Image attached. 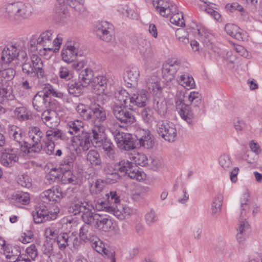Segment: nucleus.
Instances as JSON below:
<instances>
[{"mask_svg":"<svg viewBox=\"0 0 262 262\" xmlns=\"http://www.w3.org/2000/svg\"><path fill=\"white\" fill-rule=\"evenodd\" d=\"M41 120L43 123L49 128H53L59 123V118L56 111L47 109L41 114Z\"/></svg>","mask_w":262,"mask_h":262,"instance_id":"nucleus-21","label":"nucleus"},{"mask_svg":"<svg viewBox=\"0 0 262 262\" xmlns=\"http://www.w3.org/2000/svg\"><path fill=\"white\" fill-rule=\"evenodd\" d=\"M39 46L42 48L45 51H53L56 49L55 47L59 48L62 43V37L58 34L56 38L53 35L52 30H47L42 32L38 37Z\"/></svg>","mask_w":262,"mask_h":262,"instance_id":"nucleus-8","label":"nucleus"},{"mask_svg":"<svg viewBox=\"0 0 262 262\" xmlns=\"http://www.w3.org/2000/svg\"><path fill=\"white\" fill-rule=\"evenodd\" d=\"M203 5H200L201 8L204 10L206 13L210 14L215 19L219 20L221 18V15L216 11L213 9V7L211 6L212 5L211 3L207 1H203Z\"/></svg>","mask_w":262,"mask_h":262,"instance_id":"nucleus-52","label":"nucleus"},{"mask_svg":"<svg viewBox=\"0 0 262 262\" xmlns=\"http://www.w3.org/2000/svg\"><path fill=\"white\" fill-rule=\"evenodd\" d=\"M87 160L95 166L102 167L101 161L99 153L95 150H90L86 156Z\"/></svg>","mask_w":262,"mask_h":262,"instance_id":"nucleus-47","label":"nucleus"},{"mask_svg":"<svg viewBox=\"0 0 262 262\" xmlns=\"http://www.w3.org/2000/svg\"><path fill=\"white\" fill-rule=\"evenodd\" d=\"M91 244L93 248L95 249L97 252L107 255L108 250L105 248L104 243L98 237H97V239H94Z\"/></svg>","mask_w":262,"mask_h":262,"instance_id":"nucleus-55","label":"nucleus"},{"mask_svg":"<svg viewBox=\"0 0 262 262\" xmlns=\"http://www.w3.org/2000/svg\"><path fill=\"white\" fill-rule=\"evenodd\" d=\"M61 181L63 184L77 185L78 183V179L77 177L70 171H66L63 172L61 177Z\"/></svg>","mask_w":262,"mask_h":262,"instance_id":"nucleus-50","label":"nucleus"},{"mask_svg":"<svg viewBox=\"0 0 262 262\" xmlns=\"http://www.w3.org/2000/svg\"><path fill=\"white\" fill-rule=\"evenodd\" d=\"M118 171L124 175H127L130 178L141 181L145 179L146 174L133 162L122 160L116 163Z\"/></svg>","mask_w":262,"mask_h":262,"instance_id":"nucleus-7","label":"nucleus"},{"mask_svg":"<svg viewBox=\"0 0 262 262\" xmlns=\"http://www.w3.org/2000/svg\"><path fill=\"white\" fill-rule=\"evenodd\" d=\"M27 43L25 40L11 42L4 48L1 56L4 63L9 64L13 61L24 60L27 58ZM17 64V62H16Z\"/></svg>","mask_w":262,"mask_h":262,"instance_id":"nucleus-2","label":"nucleus"},{"mask_svg":"<svg viewBox=\"0 0 262 262\" xmlns=\"http://www.w3.org/2000/svg\"><path fill=\"white\" fill-rule=\"evenodd\" d=\"M225 30L228 34L238 40H244L245 39V34L234 24H227L225 27Z\"/></svg>","mask_w":262,"mask_h":262,"instance_id":"nucleus-30","label":"nucleus"},{"mask_svg":"<svg viewBox=\"0 0 262 262\" xmlns=\"http://www.w3.org/2000/svg\"><path fill=\"white\" fill-rule=\"evenodd\" d=\"M48 207V206L46 204L40 205L36 207L40 212L43 214L45 222L55 220L57 217V213L59 212L58 208L54 209L53 211L51 209L49 210Z\"/></svg>","mask_w":262,"mask_h":262,"instance_id":"nucleus-36","label":"nucleus"},{"mask_svg":"<svg viewBox=\"0 0 262 262\" xmlns=\"http://www.w3.org/2000/svg\"><path fill=\"white\" fill-rule=\"evenodd\" d=\"M105 155L111 160H115L116 158V153L114 144L108 140H104L100 143Z\"/></svg>","mask_w":262,"mask_h":262,"instance_id":"nucleus-39","label":"nucleus"},{"mask_svg":"<svg viewBox=\"0 0 262 262\" xmlns=\"http://www.w3.org/2000/svg\"><path fill=\"white\" fill-rule=\"evenodd\" d=\"M139 76L140 71L138 68L133 67L126 71L124 79L132 86H135L137 83Z\"/></svg>","mask_w":262,"mask_h":262,"instance_id":"nucleus-32","label":"nucleus"},{"mask_svg":"<svg viewBox=\"0 0 262 262\" xmlns=\"http://www.w3.org/2000/svg\"><path fill=\"white\" fill-rule=\"evenodd\" d=\"M13 199L19 203L23 205L28 204L30 202L29 194L22 191L17 192L14 196Z\"/></svg>","mask_w":262,"mask_h":262,"instance_id":"nucleus-57","label":"nucleus"},{"mask_svg":"<svg viewBox=\"0 0 262 262\" xmlns=\"http://www.w3.org/2000/svg\"><path fill=\"white\" fill-rule=\"evenodd\" d=\"M178 83L187 89H191L195 88L194 80L190 74L184 73L178 76L177 78Z\"/></svg>","mask_w":262,"mask_h":262,"instance_id":"nucleus-31","label":"nucleus"},{"mask_svg":"<svg viewBox=\"0 0 262 262\" xmlns=\"http://www.w3.org/2000/svg\"><path fill=\"white\" fill-rule=\"evenodd\" d=\"M71 234L62 232L57 236L56 242L59 249L64 250L67 247L71 246Z\"/></svg>","mask_w":262,"mask_h":262,"instance_id":"nucleus-44","label":"nucleus"},{"mask_svg":"<svg viewBox=\"0 0 262 262\" xmlns=\"http://www.w3.org/2000/svg\"><path fill=\"white\" fill-rule=\"evenodd\" d=\"M158 134L165 140L172 142L176 140L177 135L176 125L172 122L160 120L156 124Z\"/></svg>","mask_w":262,"mask_h":262,"instance_id":"nucleus-9","label":"nucleus"},{"mask_svg":"<svg viewBox=\"0 0 262 262\" xmlns=\"http://www.w3.org/2000/svg\"><path fill=\"white\" fill-rule=\"evenodd\" d=\"M176 36L179 41L184 45H187L189 42L188 37V33L183 28L178 29L176 30Z\"/></svg>","mask_w":262,"mask_h":262,"instance_id":"nucleus-61","label":"nucleus"},{"mask_svg":"<svg viewBox=\"0 0 262 262\" xmlns=\"http://www.w3.org/2000/svg\"><path fill=\"white\" fill-rule=\"evenodd\" d=\"M92 105L93 104H91L90 106H88L80 103L76 106V110L77 113L84 120L90 122L92 116Z\"/></svg>","mask_w":262,"mask_h":262,"instance_id":"nucleus-42","label":"nucleus"},{"mask_svg":"<svg viewBox=\"0 0 262 262\" xmlns=\"http://www.w3.org/2000/svg\"><path fill=\"white\" fill-rule=\"evenodd\" d=\"M29 133L32 141L41 142V139L43 137V133L39 127L36 126L32 127Z\"/></svg>","mask_w":262,"mask_h":262,"instance_id":"nucleus-63","label":"nucleus"},{"mask_svg":"<svg viewBox=\"0 0 262 262\" xmlns=\"http://www.w3.org/2000/svg\"><path fill=\"white\" fill-rule=\"evenodd\" d=\"M130 97L128 92L124 89H118L114 93V98L118 103L114 105H124L129 107V98Z\"/></svg>","mask_w":262,"mask_h":262,"instance_id":"nucleus-29","label":"nucleus"},{"mask_svg":"<svg viewBox=\"0 0 262 262\" xmlns=\"http://www.w3.org/2000/svg\"><path fill=\"white\" fill-rule=\"evenodd\" d=\"M104 171L110 183H114L120 179L116 164L114 165L106 164L104 167Z\"/></svg>","mask_w":262,"mask_h":262,"instance_id":"nucleus-33","label":"nucleus"},{"mask_svg":"<svg viewBox=\"0 0 262 262\" xmlns=\"http://www.w3.org/2000/svg\"><path fill=\"white\" fill-rule=\"evenodd\" d=\"M83 87L80 81H72L68 83V90L70 95L78 97L82 93Z\"/></svg>","mask_w":262,"mask_h":262,"instance_id":"nucleus-46","label":"nucleus"},{"mask_svg":"<svg viewBox=\"0 0 262 262\" xmlns=\"http://www.w3.org/2000/svg\"><path fill=\"white\" fill-rule=\"evenodd\" d=\"M92 134L93 140L98 144L105 140V128L101 123L92 124Z\"/></svg>","mask_w":262,"mask_h":262,"instance_id":"nucleus-27","label":"nucleus"},{"mask_svg":"<svg viewBox=\"0 0 262 262\" xmlns=\"http://www.w3.org/2000/svg\"><path fill=\"white\" fill-rule=\"evenodd\" d=\"M92 118L90 120L92 124H102L106 119L105 110L98 104L92 105Z\"/></svg>","mask_w":262,"mask_h":262,"instance_id":"nucleus-23","label":"nucleus"},{"mask_svg":"<svg viewBox=\"0 0 262 262\" xmlns=\"http://www.w3.org/2000/svg\"><path fill=\"white\" fill-rule=\"evenodd\" d=\"M30 61L28 57L24 60H20L22 72L25 76L30 77L43 78L45 76L43 63L41 58L37 55L33 54L31 56Z\"/></svg>","mask_w":262,"mask_h":262,"instance_id":"nucleus-5","label":"nucleus"},{"mask_svg":"<svg viewBox=\"0 0 262 262\" xmlns=\"http://www.w3.org/2000/svg\"><path fill=\"white\" fill-rule=\"evenodd\" d=\"M145 87L149 93L156 94L161 88L160 78L156 74L147 76L145 79Z\"/></svg>","mask_w":262,"mask_h":262,"instance_id":"nucleus-22","label":"nucleus"},{"mask_svg":"<svg viewBox=\"0 0 262 262\" xmlns=\"http://www.w3.org/2000/svg\"><path fill=\"white\" fill-rule=\"evenodd\" d=\"M148 98V94L146 90L137 91L129 98V109L133 110L134 106L144 107L146 105Z\"/></svg>","mask_w":262,"mask_h":262,"instance_id":"nucleus-17","label":"nucleus"},{"mask_svg":"<svg viewBox=\"0 0 262 262\" xmlns=\"http://www.w3.org/2000/svg\"><path fill=\"white\" fill-rule=\"evenodd\" d=\"M58 76L64 80L68 81L73 77L72 71L67 66H61L58 70Z\"/></svg>","mask_w":262,"mask_h":262,"instance_id":"nucleus-53","label":"nucleus"},{"mask_svg":"<svg viewBox=\"0 0 262 262\" xmlns=\"http://www.w3.org/2000/svg\"><path fill=\"white\" fill-rule=\"evenodd\" d=\"M250 229V226L246 219H239L238 224L237 231L236 235L237 239L238 242H243L246 238L247 232Z\"/></svg>","mask_w":262,"mask_h":262,"instance_id":"nucleus-34","label":"nucleus"},{"mask_svg":"<svg viewBox=\"0 0 262 262\" xmlns=\"http://www.w3.org/2000/svg\"><path fill=\"white\" fill-rule=\"evenodd\" d=\"M12 90L11 86H9L6 83L5 84L0 82V103L7 100L9 98L11 99Z\"/></svg>","mask_w":262,"mask_h":262,"instance_id":"nucleus-48","label":"nucleus"},{"mask_svg":"<svg viewBox=\"0 0 262 262\" xmlns=\"http://www.w3.org/2000/svg\"><path fill=\"white\" fill-rule=\"evenodd\" d=\"M152 4L160 15L163 17H167L171 13L177 11V6L167 1L153 0Z\"/></svg>","mask_w":262,"mask_h":262,"instance_id":"nucleus-18","label":"nucleus"},{"mask_svg":"<svg viewBox=\"0 0 262 262\" xmlns=\"http://www.w3.org/2000/svg\"><path fill=\"white\" fill-rule=\"evenodd\" d=\"M93 71L90 68L82 70L79 74V80L83 86L91 84L94 78Z\"/></svg>","mask_w":262,"mask_h":262,"instance_id":"nucleus-41","label":"nucleus"},{"mask_svg":"<svg viewBox=\"0 0 262 262\" xmlns=\"http://www.w3.org/2000/svg\"><path fill=\"white\" fill-rule=\"evenodd\" d=\"M79 237L80 239L85 243H92L94 239H97L95 232L91 225L88 224L83 225L79 231Z\"/></svg>","mask_w":262,"mask_h":262,"instance_id":"nucleus-24","label":"nucleus"},{"mask_svg":"<svg viewBox=\"0 0 262 262\" xmlns=\"http://www.w3.org/2000/svg\"><path fill=\"white\" fill-rule=\"evenodd\" d=\"M67 125L69 127V130L67 133L71 136L74 135V136L83 131L84 123L81 120H75L69 121Z\"/></svg>","mask_w":262,"mask_h":262,"instance_id":"nucleus-43","label":"nucleus"},{"mask_svg":"<svg viewBox=\"0 0 262 262\" xmlns=\"http://www.w3.org/2000/svg\"><path fill=\"white\" fill-rule=\"evenodd\" d=\"M152 107L154 110L161 117L165 116L167 112L166 100L162 97L155 96L153 99Z\"/></svg>","mask_w":262,"mask_h":262,"instance_id":"nucleus-26","label":"nucleus"},{"mask_svg":"<svg viewBox=\"0 0 262 262\" xmlns=\"http://www.w3.org/2000/svg\"><path fill=\"white\" fill-rule=\"evenodd\" d=\"M135 135L138 141L137 144H139L140 147L146 149L153 147L155 144L154 137L148 130L138 128L135 132Z\"/></svg>","mask_w":262,"mask_h":262,"instance_id":"nucleus-14","label":"nucleus"},{"mask_svg":"<svg viewBox=\"0 0 262 262\" xmlns=\"http://www.w3.org/2000/svg\"><path fill=\"white\" fill-rule=\"evenodd\" d=\"M118 148L121 150H129L135 146L132 134L115 130L113 133Z\"/></svg>","mask_w":262,"mask_h":262,"instance_id":"nucleus-12","label":"nucleus"},{"mask_svg":"<svg viewBox=\"0 0 262 262\" xmlns=\"http://www.w3.org/2000/svg\"><path fill=\"white\" fill-rule=\"evenodd\" d=\"M51 96L62 98L63 94L48 84L34 96L32 100L33 108L38 112L46 111L50 106Z\"/></svg>","mask_w":262,"mask_h":262,"instance_id":"nucleus-4","label":"nucleus"},{"mask_svg":"<svg viewBox=\"0 0 262 262\" xmlns=\"http://www.w3.org/2000/svg\"><path fill=\"white\" fill-rule=\"evenodd\" d=\"M171 13L172 14L170 18V21L171 24L180 27L185 26L183 15L182 13H178L177 10L175 12Z\"/></svg>","mask_w":262,"mask_h":262,"instance_id":"nucleus-54","label":"nucleus"},{"mask_svg":"<svg viewBox=\"0 0 262 262\" xmlns=\"http://www.w3.org/2000/svg\"><path fill=\"white\" fill-rule=\"evenodd\" d=\"M54 192L52 189H49L42 192L39 195V199L41 202L48 204L50 202H54Z\"/></svg>","mask_w":262,"mask_h":262,"instance_id":"nucleus-58","label":"nucleus"},{"mask_svg":"<svg viewBox=\"0 0 262 262\" xmlns=\"http://www.w3.org/2000/svg\"><path fill=\"white\" fill-rule=\"evenodd\" d=\"M14 114L17 118L20 121L28 120L29 118V114L27 110L25 107H19L15 108Z\"/></svg>","mask_w":262,"mask_h":262,"instance_id":"nucleus-59","label":"nucleus"},{"mask_svg":"<svg viewBox=\"0 0 262 262\" xmlns=\"http://www.w3.org/2000/svg\"><path fill=\"white\" fill-rule=\"evenodd\" d=\"M9 135L13 140L11 145L13 144L15 148H18V150L21 151L27 142L25 141L21 129L16 126L12 125L10 127Z\"/></svg>","mask_w":262,"mask_h":262,"instance_id":"nucleus-19","label":"nucleus"},{"mask_svg":"<svg viewBox=\"0 0 262 262\" xmlns=\"http://www.w3.org/2000/svg\"><path fill=\"white\" fill-rule=\"evenodd\" d=\"M68 6L78 11L80 4L77 0H57L56 12L63 17L68 13Z\"/></svg>","mask_w":262,"mask_h":262,"instance_id":"nucleus-20","label":"nucleus"},{"mask_svg":"<svg viewBox=\"0 0 262 262\" xmlns=\"http://www.w3.org/2000/svg\"><path fill=\"white\" fill-rule=\"evenodd\" d=\"M91 138V135L84 131L72 137L73 144L76 147L75 151L77 154L81 153L82 150L86 151L90 148L92 142Z\"/></svg>","mask_w":262,"mask_h":262,"instance_id":"nucleus-11","label":"nucleus"},{"mask_svg":"<svg viewBox=\"0 0 262 262\" xmlns=\"http://www.w3.org/2000/svg\"><path fill=\"white\" fill-rule=\"evenodd\" d=\"M32 141L33 142L32 144L26 142L21 151L28 154L39 152L42 149V145L41 142L36 141Z\"/></svg>","mask_w":262,"mask_h":262,"instance_id":"nucleus-45","label":"nucleus"},{"mask_svg":"<svg viewBox=\"0 0 262 262\" xmlns=\"http://www.w3.org/2000/svg\"><path fill=\"white\" fill-rule=\"evenodd\" d=\"M180 68V62L178 60H171L165 63L162 68L163 78L167 82L171 81Z\"/></svg>","mask_w":262,"mask_h":262,"instance_id":"nucleus-16","label":"nucleus"},{"mask_svg":"<svg viewBox=\"0 0 262 262\" xmlns=\"http://www.w3.org/2000/svg\"><path fill=\"white\" fill-rule=\"evenodd\" d=\"M74 166V158L70 156H66L60 162L59 166L63 171H70Z\"/></svg>","mask_w":262,"mask_h":262,"instance_id":"nucleus-51","label":"nucleus"},{"mask_svg":"<svg viewBox=\"0 0 262 262\" xmlns=\"http://www.w3.org/2000/svg\"><path fill=\"white\" fill-rule=\"evenodd\" d=\"M140 114L143 121L146 123L150 124L154 120V112L150 107L142 108Z\"/></svg>","mask_w":262,"mask_h":262,"instance_id":"nucleus-49","label":"nucleus"},{"mask_svg":"<svg viewBox=\"0 0 262 262\" xmlns=\"http://www.w3.org/2000/svg\"><path fill=\"white\" fill-rule=\"evenodd\" d=\"M112 221L104 216L99 214V217L97 218L94 224V226L98 229L107 232L111 229L112 226Z\"/></svg>","mask_w":262,"mask_h":262,"instance_id":"nucleus-35","label":"nucleus"},{"mask_svg":"<svg viewBox=\"0 0 262 262\" xmlns=\"http://www.w3.org/2000/svg\"><path fill=\"white\" fill-rule=\"evenodd\" d=\"M248 193H244L241 198L240 219H246L250 210V200Z\"/></svg>","mask_w":262,"mask_h":262,"instance_id":"nucleus-40","label":"nucleus"},{"mask_svg":"<svg viewBox=\"0 0 262 262\" xmlns=\"http://www.w3.org/2000/svg\"><path fill=\"white\" fill-rule=\"evenodd\" d=\"M69 139L66 133L59 129L52 128L46 132V140L49 142H54V140L60 139L63 141H67Z\"/></svg>","mask_w":262,"mask_h":262,"instance_id":"nucleus-28","label":"nucleus"},{"mask_svg":"<svg viewBox=\"0 0 262 262\" xmlns=\"http://www.w3.org/2000/svg\"><path fill=\"white\" fill-rule=\"evenodd\" d=\"M107 79L102 76L99 75L94 76L91 85L96 90L98 94L103 93L106 86Z\"/></svg>","mask_w":262,"mask_h":262,"instance_id":"nucleus-37","label":"nucleus"},{"mask_svg":"<svg viewBox=\"0 0 262 262\" xmlns=\"http://www.w3.org/2000/svg\"><path fill=\"white\" fill-rule=\"evenodd\" d=\"M60 174L59 171L56 168L52 169L50 171L46 176V184H51L57 180H59Z\"/></svg>","mask_w":262,"mask_h":262,"instance_id":"nucleus-56","label":"nucleus"},{"mask_svg":"<svg viewBox=\"0 0 262 262\" xmlns=\"http://www.w3.org/2000/svg\"><path fill=\"white\" fill-rule=\"evenodd\" d=\"M20 150L15 148L14 144L11 145L10 148L5 149L0 158L1 163L6 167H11L15 163L19 158Z\"/></svg>","mask_w":262,"mask_h":262,"instance_id":"nucleus-13","label":"nucleus"},{"mask_svg":"<svg viewBox=\"0 0 262 262\" xmlns=\"http://www.w3.org/2000/svg\"><path fill=\"white\" fill-rule=\"evenodd\" d=\"M79 48V43L75 39L68 40L61 51L63 61L68 63L74 61L78 55Z\"/></svg>","mask_w":262,"mask_h":262,"instance_id":"nucleus-10","label":"nucleus"},{"mask_svg":"<svg viewBox=\"0 0 262 262\" xmlns=\"http://www.w3.org/2000/svg\"><path fill=\"white\" fill-rule=\"evenodd\" d=\"M175 103L181 117L188 124L192 125L194 117L201 113V95L195 91L185 94L180 93Z\"/></svg>","mask_w":262,"mask_h":262,"instance_id":"nucleus-1","label":"nucleus"},{"mask_svg":"<svg viewBox=\"0 0 262 262\" xmlns=\"http://www.w3.org/2000/svg\"><path fill=\"white\" fill-rule=\"evenodd\" d=\"M113 26L106 21H101L97 25L96 33L99 37L106 42H110L114 38Z\"/></svg>","mask_w":262,"mask_h":262,"instance_id":"nucleus-15","label":"nucleus"},{"mask_svg":"<svg viewBox=\"0 0 262 262\" xmlns=\"http://www.w3.org/2000/svg\"><path fill=\"white\" fill-rule=\"evenodd\" d=\"M15 74V71L13 68H5L0 74V76L6 81H10L14 78Z\"/></svg>","mask_w":262,"mask_h":262,"instance_id":"nucleus-64","label":"nucleus"},{"mask_svg":"<svg viewBox=\"0 0 262 262\" xmlns=\"http://www.w3.org/2000/svg\"><path fill=\"white\" fill-rule=\"evenodd\" d=\"M129 159L134 165L144 166L148 164V159L145 155L133 151L128 153Z\"/></svg>","mask_w":262,"mask_h":262,"instance_id":"nucleus-38","label":"nucleus"},{"mask_svg":"<svg viewBox=\"0 0 262 262\" xmlns=\"http://www.w3.org/2000/svg\"><path fill=\"white\" fill-rule=\"evenodd\" d=\"M93 209L94 207L90 203L74 198L70 203L69 212L74 215L81 213V219L85 224L92 225H94L99 214L93 212Z\"/></svg>","mask_w":262,"mask_h":262,"instance_id":"nucleus-3","label":"nucleus"},{"mask_svg":"<svg viewBox=\"0 0 262 262\" xmlns=\"http://www.w3.org/2000/svg\"><path fill=\"white\" fill-rule=\"evenodd\" d=\"M111 206L112 205L109 204L107 201H104L101 199H99L96 202L94 207V209L98 211H105L108 212L110 209H112Z\"/></svg>","mask_w":262,"mask_h":262,"instance_id":"nucleus-60","label":"nucleus"},{"mask_svg":"<svg viewBox=\"0 0 262 262\" xmlns=\"http://www.w3.org/2000/svg\"><path fill=\"white\" fill-rule=\"evenodd\" d=\"M138 49L144 59L148 61L152 56V52L148 41L143 38H139L137 40Z\"/></svg>","mask_w":262,"mask_h":262,"instance_id":"nucleus-25","label":"nucleus"},{"mask_svg":"<svg viewBox=\"0 0 262 262\" xmlns=\"http://www.w3.org/2000/svg\"><path fill=\"white\" fill-rule=\"evenodd\" d=\"M7 16L12 20H21L31 16L33 13L32 7L28 4L21 2L10 3L5 6Z\"/></svg>","mask_w":262,"mask_h":262,"instance_id":"nucleus-6","label":"nucleus"},{"mask_svg":"<svg viewBox=\"0 0 262 262\" xmlns=\"http://www.w3.org/2000/svg\"><path fill=\"white\" fill-rule=\"evenodd\" d=\"M123 115V117H121L119 120L121 123L130 125L134 123L136 121L135 117L133 113L127 110H126Z\"/></svg>","mask_w":262,"mask_h":262,"instance_id":"nucleus-62","label":"nucleus"}]
</instances>
